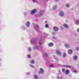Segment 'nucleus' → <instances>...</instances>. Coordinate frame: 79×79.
Returning a JSON list of instances; mask_svg holds the SVG:
<instances>
[{
	"mask_svg": "<svg viewBox=\"0 0 79 79\" xmlns=\"http://www.w3.org/2000/svg\"><path fill=\"white\" fill-rule=\"evenodd\" d=\"M66 54L65 53H64V55H63V57L64 58H65V56H66Z\"/></svg>",
	"mask_w": 79,
	"mask_h": 79,
	"instance_id": "412c9836",
	"label": "nucleus"
},
{
	"mask_svg": "<svg viewBox=\"0 0 79 79\" xmlns=\"http://www.w3.org/2000/svg\"><path fill=\"white\" fill-rule=\"evenodd\" d=\"M36 11H37L36 9H33L32 11H31V15H34V13H35Z\"/></svg>",
	"mask_w": 79,
	"mask_h": 79,
	"instance_id": "f03ea898",
	"label": "nucleus"
},
{
	"mask_svg": "<svg viewBox=\"0 0 79 79\" xmlns=\"http://www.w3.org/2000/svg\"><path fill=\"white\" fill-rule=\"evenodd\" d=\"M60 15L61 16H63L64 15V13H63V12L62 11H60Z\"/></svg>",
	"mask_w": 79,
	"mask_h": 79,
	"instance_id": "423d86ee",
	"label": "nucleus"
},
{
	"mask_svg": "<svg viewBox=\"0 0 79 79\" xmlns=\"http://www.w3.org/2000/svg\"><path fill=\"white\" fill-rule=\"evenodd\" d=\"M32 2H35V0H32Z\"/></svg>",
	"mask_w": 79,
	"mask_h": 79,
	"instance_id": "7c9ffc66",
	"label": "nucleus"
},
{
	"mask_svg": "<svg viewBox=\"0 0 79 79\" xmlns=\"http://www.w3.org/2000/svg\"><path fill=\"white\" fill-rule=\"evenodd\" d=\"M36 27H37V28H39V26H38V25H36Z\"/></svg>",
	"mask_w": 79,
	"mask_h": 79,
	"instance_id": "2f4dec72",
	"label": "nucleus"
},
{
	"mask_svg": "<svg viewBox=\"0 0 79 79\" xmlns=\"http://www.w3.org/2000/svg\"><path fill=\"white\" fill-rule=\"evenodd\" d=\"M40 72H39L40 73H41V74H43L44 73V69L42 68H40L39 69Z\"/></svg>",
	"mask_w": 79,
	"mask_h": 79,
	"instance_id": "39448f33",
	"label": "nucleus"
},
{
	"mask_svg": "<svg viewBox=\"0 0 79 79\" xmlns=\"http://www.w3.org/2000/svg\"><path fill=\"white\" fill-rule=\"evenodd\" d=\"M79 48L78 47H77V48H76V50L77 51H79Z\"/></svg>",
	"mask_w": 79,
	"mask_h": 79,
	"instance_id": "5701e85b",
	"label": "nucleus"
},
{
	"mask_svg": "<svg viewBox=\"0 0 79 79\" xmlns=\"http://www.w3.org/2000/svg\"><path fill=\"white\" fill-rule=\"evenodd\" d=\"M31 63V64H34V60H31L30 61Z\"/></svg>",
	"mask_w": 79,
	"mask_h": 79,
	"instance_id": "2eb2a0df",
	"label": "nucleus"
},
{
	"mask_svg": "<svg viewBox=\"0 0 79 79\" xmlns=\"http://www.w3.org/2000/svg\"><path fill=\"white\" fill-rule=\"evenodd\" d=\"M73 59L74 60H77V56L76 55H75L73 56Z\"/></svg>",
	"mask_w": 79,
	"mask_h": 79,
	"instance_id": "1a4fd4ad",
	"label": "nucleus"
},
{
	"mask_svg": "<svg viewBox=\"0 0 79 79\" xmlns=\"http://www.w3.org/2000/svg\"><path fill=\"white\" fill-rule=\"evenodd\" d=\"M66 48H69V45H68L67 44H64Z\"/></svg>",
	"mask_w": 79,
	"mask_h": 79,
	"instance_id": "f8f14e48",
	"label": "nucleus"
},
{
	"mask_svg": "<svg viewBox=\"0 0 79 79\" xmlns=\"http://www.w3.org/2000/svg\"><path fill=\"white\" fill-rule=\"evenodd\" d=\"M65 67H66V68H71V66L69 65H65Z\"/></svg>",
	"mask_w": 79,
	"mask_h": 79,
	"instance_id": "f3484780",
	"label": "nucleus"
},
{
	"mask_svg": "<svg viewBox=\"0 0 79 79\" xmlns=\"http://www.w3.org/2000/svg\"><path fill=\"white\" fill-rule=\"evenodd\" d=\"M27 57H28V58H31V55H28Z\"/></svg>",
	"mask_w": 79,
	"mask_h": 79,
	"instance_id": "bb28decb",
	"label": "nucleus"
},
{
	"mask_svg": "<svg viewBox=\"0 0 79 79\" xmlns=\"http://www.w3.org/2000/svg\"><path fill=\"white\" fill-rule=\"evenodd\" d=\"M53 65H50L49 66V67H53Z\"/></svg>",
	"mask_w": 79,
	"mask_h": 79,
	"instance_id": "c756f323",
	"label": "nucleus"
},
{
	"mask_svg": "<svg viewBox=\"0 0 79 79\" xmlns=\"http://www.w3.org/2000/svg\"><path fill=\"white\" fill-rule=\"evenodd\" d=\"M45 23H47V21H46L45 22Z\"/></svg>",
	"mask_w": 79,
	"mask_h": 79,
	"instance_id": "e433bc0d",
	"label": "nucleus"
},
{
	"mask_svg": "<svg viewBox=\"0 0 79 79\" xmlns=\"http://www.w3.org/2000/svg\"><path fill=\"white\" fill-rule=\"evenodd\" d=\"M49 47H52L53 46V44L52 43H50L48 44Z\"/></svg>",
	"mask_w": 79,
	"mask_h": 79,
	"instance_id": "9b49d317",
	"label": "nucleus"
},
{
	"mask_svg": "<svg viewBox=\"0 0 79 79\" xmlns=\"http://www.w3.org/2000/svg\"><path fill=\"white\" fill-rule=\"evenodd\" d=\"M63 26H64V27H67V28H68V27H69V26L66 24H63Z\"/></svg>",
	"mask_w": 79,
	"mask_h": 79,
	"instance_id": "9d476101",
	"label": "nucleus"
},
{
	"mask_svg": "<svg viewBox=\"0 0 79 79\" xmlns=\"http://www.w3.org/2000/svg\"><path fill=\"white\" fill-rule=\"evenodd\" d=\"M28 50L29 52H31V48H28Z\"/></svg>",
	"mask_w": 79,
	"mask_h": 79,
	"instance_id": "6ab92c4d",
	"label": "nucleus"
},
{
	"mask_svg": "<svg viewBox=\"0 0 79 79\" xmlns=\"http://www.w3.org/2000/svg\"><path fill=\"white\" fill-rule=\"evenodd\" d=\"M59 0H55V1H56V2H58Z\"/></svg>",
	"mask_w": 79,
	"mask_h": 79,
	"instance_id": "72a5a7b5",
	"label": "nucleus"
},
{
	"mask_svg": "<svg viewBox=\"0 0 79 79\" xmlns=\"http://www.w3.org/2000/svg\"><path fill=\"white\" fill-rule=\"evenodd\" d=\"M39 44H40V45H41V42H40Z\"/></svg>",
	"mask_w": 79,
	"mask_h": 79,
	"instance_id": "f704fd0d",
	"label": "nucleus"
},
{
	"mask_svg": "<svg viewBox=\"0 0 79 79\" xmlns=\"http://www.w3.org/2000/svg\"><path fill=\"white\" fill-rule=\"evenodd\" d=\"M52 35H54V34H55V33H54V32H53L52 33Z\"/></svg>",
	"mask_w": 79,
	"mask_h": 79,
	"instance_id": "473e14b6",
	"label": "nucleus"
},
{
	"mask_svg": "<svg viewBox=\"0 0 79 79\" xmlns=\"http://www.w3.org/2000/svg\"><path fill=\"white\" fill-rule=\"evenodd\" d=\"M76 24H79V21L76 20Z\"/></svg>",
	"mask_w": 79,
	"mask_h": 79,
	"instance_id": "aec40b11",
	"label": "nucleus"
},
{
	"mask_svg": "<svg viewBox=\"0 0 79 79\" xmlns=\"http://www.w3.org/2000/svg\"><path fill=\"white\" fill-rule=\"evenodd\" d=\"M54 31H58V28L56 27H55L53 28Z\"/></svg>",
	"mask_w": 79,
	"mask_h": 79,
	"instance_id": "0eeeda50",
	"label": "nucleus"
},
{
	"mask_svg": "<svg viewBox=\"0 0 79 79\" xmlns=\"http://www.w3.org/2000/svg\"><path fill=\"white\" fill-rule=\"evenodd\" d=\"M44 56H48V54H44Z\"/></svg>",
	"mask_w": 79,
	"mask_h": 79,
	"instance_id": "4be33fe9",
	"label": "nucleus"
},
{
	"mask_svg": "<svg viewBox=\"0 0 79 79\" xmlns=\"http://www.w3.org/2000/svg\"><path fill=\"white\" fill-rule=\"evenodd\" d=\"M30 66L31 67H32V68H34V66H33V65H31V64H30Z\"/></svg>",
	"mask_w": 79,
	"mask_h": 79,
	"instance_id": "c85d7f7f",
	"label": "nucleus"
},
{
	"mask_svg": "<svg viewBox=\"0 0 79 79\" xmlns=\"http://www.w3.org/2000/svg\"><path fill=\"white\" fill-rule=\"evenodd\" d=\"M56 53L57 54V55H60H60H61V53L60 52V50H57L56 51Z\"/></svg>",
	"mask_w": 79,
	"mask_h": 79,
	"instance_id": "f257e3e1",
	"label": "nucleus"
},
{
	"mask_svg": "<svg viewBox=\"0 0 79 79\" xmlns=\"http://www.w3.org/2000/svg\"><path fill=\"white\" fill-rule=\"evenodd\" d=\"M57 7V6H55L53 7V10H55V9H56V8Z\"/></svg>",
	"mask_w": 79,
	"mask_h": 79,
	"instance_id": "a211bd4d",
	"label": "nucleus"
},
{
	"mask_svg": "<svg viewBox=\"0 0 79 79\" xmlns=\"http://www.w3.org/2000/svg\"><path fill=\"white\" fill-rule=\"evenodd\" d=\"M48 27V24H46L45 25V27Z\"/></svg>",
	"mask_w": 79,
	"mask_h": 79,
	"instance_id": "b1692460",
	"label": "nucleus"
},
{
	"mask_svg": "<svg viewBox=\"0 0 79 79\" xmlns=\"http://www.w3.org/2000/svg\"><path fill=\"white\" fill-rule=\"evenodd\" d=\"M33 42L35 44V40L34 39L33 40Z\"/></svg>",
	"mask_w": 79,
	"mask_h": 79,
	"instance_id": "393cba45",
	"label": "nucleus"
},
{
	"mask_svg": "<svg viewBox=\"0 0 79 79\" xmlns=\"http://www.w3.org/2000/svg\"><path fill=\"white\" fill-rule=\"evenodd\" d=\"M31 43H32V41L31 42Z\"/></svg>",
	"mask_w": 79,
	"mask_h": 79,
	"instance_id": "ea45409f",
	"label": "nucleus"
},
{
	"mask_svg": "<svg viewBox=\"0 0 79 79\" xmlns=\"http://www.w3.org/2000/svg\"><path fill=\"white\" fill-rule=\"evenodd\" d=\"M34 77L35 79H38V77L37 75H34Z\"/></svg>",
	"mask_w": 79,
	"mask_h": 79,
	"instance_id": "dca6fc26",
	"label": "nucleus"
},
{
	"mask_svg": "<svg viewBox=\"0 0 79 79\" xmlns=\"http://www.w3.org/2000/svg\"><path fill=\"white\" fill-rule=\"evenodd\" d=\"M65 6L66 7H67V8H69L70 6V4L69 3H67L66 4Z\"/></svg>",
	"mask_w": 79,
	"mask_h": 79,
	"instance_id": "ddd939ff",
	"label": "nucleus"
},
{
	"mask_svg": "<svg viewBox=\"0 0 79 79\" xmlns=\"http://www.w3.org/2000/svg\"><path fill=\"white\" fill-rule=\"evenodd\" d=\"M44 14V11H40V13L39 15V16H42V15Z\"/></svg>",
	"mask_w": 79,
	"mask_h": 79,
	"instance_id": "4468645a",
	"label": "nucleus"
},
{
	"mask_svg": "<svg viewBox=\"0 0 79 79\" xmlns=\"http://www.w3.org/2000/svg\"><path fill=\"white\" fill-rule=\"evenodd\" d=\"M30 23H29V21H27L26 23V25L27 27H29V25Z\"/></svg>",
	"mask_w": 79,
	"mask_h": 79,
	"instance_id": "6e6552de",
	"label": "nucleus"
},
{
	"mask_svg": "<svg viewBox=\"0 0 79 79\" xmlns=\"http://www.w3.org/2000/svg\"><path fill=\"white\" fill-rule=\"evenodd\" d=\"M73 71L74 72V73H77V72L75 70H73Z\"/></svg>",
	"mask_w": 79,
	"mask_h": 79,
	"instance_id": "a878e982",
	"label": "nucleus"
},
{
	"mask_svg": "<svg viewBox=\"0 0 79 79\" xmlns=\"http://www.w3.org/2000/svg\"><path fill=\"white\" fill-rule=\"evenodd\" d=\"M68 53H69V55H71V54L73 53V50L71 49L69 50L68 51Z\"/></svg>",
	"mask_w": 79,
	"mask_h": 79,
	"instance_id": "7ed1b4c3",
	"label": "nucleus"
},
{
	"mask_svg": "<svg viewBox=\"0 0 79 79\" xmlns=\"http://www.w3.org/2000/svg\"><path fill=\"white\" fill-rule=\"evenodd\" d=\"M57 78L58 79L59 78V77H57Z\"/></svg>",
	"mask_w": 79,
	"mask_h": 79,
	"instance_id": "58836bf2",
	"label": "nucleus"
},
{
	"mask_svg": "<svg viewBox=\"0 0 79 79\" xmlns=\"http://www.w3.org/2000/svg\"><path fill=\"white\" fill-rule=\"evenodd\" d=\"M52 39H55V38L54 37H53L52 38Z\"/></svg>",
	"mask_w": 79,
	"mask_h": 79,
	"instance_id": "4c0bfd02",
	"label": "nucleus"
},
{
	"mask_svg": "<svg viewBox=\"0 0 79 79\" xmlns=\"http://www.w3.org/2000/svg\"><path fill=\"white\" fill-rule=\"evenodd\" d=\"M69 74V70L68 69H66L65 71V74L66 75H68Z\"/></svg>",
	"mask_w": 79,
	"mask_h": 79,
	"instance_id": "20e7f679",
	"label": "nucleus"
},
{
	"mask_svg": "<svg viewBox=\"0 0 79 79\" xmlns=\"http://www.w3.org/2000/svg\"><path fill=\"white\" fill-rule=\"evenodd\" d=\"M62 71L63 72H64V71H65V69H62Z\"/></svg>",
	"mask_w": 79,
	"mask_h": 79,
	"instance_id": "cd10ccee",
	"label": "nucleus"
},
{
	"mask_svg": "<svg viewBox=\"0 0 79 79\" xmlns=\"http://www.w3.org/2000/svg\"><path fill=\"white\" fill-rule=\"evenodd\" d=\"M61 29H62V30H63V29H62L63 28V27H61Z\"/></svg>",
	"mask_w": 79,
	"mask_h": 79,
	"instance_id": "c9c22d12",
	"label": "nucleus"
}]
</instances>
